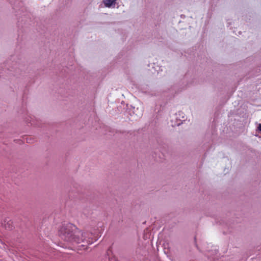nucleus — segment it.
<instances>
[{
	"label": "nucleus",
	"mask_w": 261,
	"mask_h": 261,
	"mask_svg": "<svg viewBox=\"0 0 261 261\" xmlns=\"http://www.w3.org/2000/svg\"><path fill=\"white\" fill-rule=\"evenodd\" d=\"M59 235L64 241L72 243L78 244L85 241L90 245L97 240V237L93 238L91 237L92 233L83 232L71 224L63 225L59 230Z\"/></svg>",
	"instance_id": "1"
},
{
	"label": "nucleus",
	"mask_w": 261,
	"mask_h": 261,
	"mask_svg": "<svg viewBox=\"0 0 261 261\" xmlns=\"http://www.w3.org/2000/svg\"><path fill=\"white\" fill-rule=\"evenodd\" d=\"M115 2V0H105L104 4L107 7H110Z\"/></svg>",
	"instance_id": "2"
},
{
	"label": "nucleus",
	"mask_w": 261,
	"mask_h": 261,
	"mask_svg": "<svg viewBox=\"0 0 261 261\" xmlns=\"http://www.w3.org/2000/svg\"><path fill=\"white\" fill-rule=\"evenodd\" d=\"M258 129L260 132L261 133V124H259L258 126Z\"/></svg>",
	"instance_id": "3"
}]
</instances>
